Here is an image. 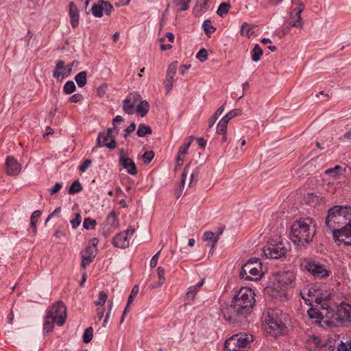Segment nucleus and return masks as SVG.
<instances>
[{
	"mask_svg": "<svg viewBox=\"0 0 351 351\" xmlns=\"http://www.w3.org/2000/svg\"><path fill=\"white\" fill-rule=\"evenodd\" d=\"M326 224L335 241L351 245V207L335 206L329 209Z\"/></svg>",
	"mask_w": 351,
	"mask_h": 351,
	"instance_id": "f257e3e1",
	"label": "nucleus"
},
{
	"mask_svg": "<svg viewBox=\"0 0 351 351\" xmlns=\"http://www.w3.org/2000/svg\"><path fill=\"white\" fill-rule=\"evenodd\" d=\"M254 303V293L243 287L234 295L232 304L223 308V317L228 322H237L252 313Z\"/></svg>",
	"mask_w": 351,
	"mask_h": 351,
	"instance_id": "f03ea898",
	"label": "nucleus"
},
{
	"mask_svg": "<svg viewBox=\"0 0 351 351\" xmlns=\"http://www.w3.org/2000/svg\"><path fill=\"white\" fill-rule=\"evenodd\" d=\"M316 233V225L311 218H300L291 227L290 239L297 246L306 247Z\"/></svg>",
	"mask_w": 351,
	"mask_h": 351,
	"instance_id": "7ed1b4c3",
	"label": "nucleus"
},
{
	"mask_svg": "<svg viewBox=\"0 0 351 351\" xmlns=\"http://www.w3.org/2000/svg\"><path fill=\"white\" fill-rule=\"evenodd\" d=\"M325 316V323L329 326H351V304L342 302L336 310L326 308Z\"/></svg>",
	"mask_w": 351,
	"mask_h": 351,
	"instance_id": "20e7f679",
	"label": "nucleus"
},
{
	"mask_svg": "<svg viewBox=\"0 0 351 351\" xmlns=\"http://www.w3.org/2000/svg\"><path fill=\"white\" fill-rule=\"evenodd\" d=\"M286 314H282L280 310H272L269 311L265 317V322L269 325L270 331L275 335L282 334L287 330L286 322L289 321Z\"/></svg>",
	"mask_w": 351,
	"mask_h": 351,
	"instance_id": "39448f33",
	"label": "nucleus"
},
{
	"mask_svg": "<svg viewBox=\"0 0 351 351\" xmlns=\"http://www.w3.org/2000/svg\"><path fill=\"white\" fill-rule=\"evenodd\" d=\"M262 263L258 258H253L248 261L241 268V278L247 280H259L263 276Z\"/></svg>",
	"mask_w": 351,
	"mask_h": 351,
	"instance_id": "423d86ee",
	"label": "nucleus"
},
{
	"mask_svg": "<svg viewBox=\"0 0 351 351\" xmlns=\"http://www.w3.org/2000/svg\"><path fill=\"white\" fill-rule=\"evenodd\" d=\"M287 243L280 241L276 243H268L263 248V254L267 258H280L284 257L288 252Z\"/></svg>",
	"mask_w": 351,
	"mask_h": 351,
	"instance_id": "0eeeda50",
	"label": "nucleus"
},
{
	"mask_svg": "<svg viewBox=\"0 0 351 351\" xmlns=\"http://www.w3.org/2000/svg\"><path fill=\"white\" fill-rule=\"evenodd\" d=\"M47 315L55 318L58 325L62 326L66 317V307L63 302L58 301L52 305Z\"/></svg>",
	"mask_w": 351,
	"mask_h": 351,
	"instance_id": "6e6552de",
	"label": "nucleus"
},
{
	"mask_svg": "<svg viewBox=\"0 0 351 351\" xmlns=\"http://www.w3.org/2000/svg\"><path fill=\"white\" fill-rule=\"evenodd\" d=\"M304 267L313 276L318 278H326L329 276L330 271L323 265L311 260H304Z\"/></svg>",
	"mask_w": 351,
	"mask_h": 351,
	"instance_id": "1a4fd4ad",
	"label": "nucleus"
},
{
	"mask_svg": "<svg viewBox=\"0 0 351 351\" xmlns=\"http://www.w3.org/2000/svg\"><path fill=\"white\" fill-rule=\"evenodd\" d=\"M304 9V4L300 2L298 4V7L294 8L290 12V18L289 21V25L291 27H295L302 28L303 26V22L302 21L301 13Z\"/></svg>",
	"mask_w": 351,
	"mask_h": 351,
	"instance_id": "9d476101",
	"label": "nucleus"
},
{
	"mask_svg": "<svg viewBox=\"0 0 351 351\" xmlns=\"http://www.w3.org/2000/svg\"><path fill=\"white\" fill-rule=\"evenodd\" d=\"M113 6L108 1H99L97 4L92 7L93 14L96 17H101L103 13L110 15L113 11Z\"/></svg>",
	"mask_w": 351,
	"mask_h": 351,
	"instance_id": "9b49d317",
	"label": "nucleus"
},
{
	"mask_svg": "<svg viewBox=\"0 0 351 351\" xmlns=\"http://www.w3.org/2000/svg\"><path fill=\"white\" fill-rule=\"evenodd\" d=\"M97 146L105 147L109 149L113 150L117 147V141L114 136H110L105 132H99L97 138Z\"/></svg>",
	"mask_w": 351,
	"mask_h": 351,
	"instance_id": "f8f14e48",
	"label": "nucleus"
},
{
	"mask_svg": "<svg viewBox=\"0 0 351 351\" xmlns=\"http://www.w3.org/2000/svg\"><path fill=\"white\" fill-rule=\"evenodd\" d=\"M234 337L239 351H247L254 341L253 336L250 334L241 333L234 335Z\"/></svg>",
	"mask_w": 351,
	"mask_h": 351,
	"instance_id": "ddd939ff",
	"label": "nucleus"
},
{
	"mask_svg": "<svg viewBox=\"0 0 351 351\" xmlns=\"http://www.w3.org/2000/svg\"><path fill=\"white\" fill-rule=\"evenodd\" d=\"M5 172L10 176H16L21 171V165L12 156H8L5 160Z\"/></svg>",
	"mask_w": 351,
	"mask_h": 351,
	"instance_id": "4468645a",
	"label": "nucleus"
},
{
	"mask_svg": "<svg viewBox=\"0 0 351 351\" xmlns=\"http://www.w3.org/2000/svg\"><path fill=\"white\" fill-rule=\"evenodd\" d=\"M71 72V66H64V62L62 60H58L56 62V69L53 72V75L56 78H59L62 76V79L65 76L70 75Z\"/></svg>",
	"mask_w": 351,
	"mask_h": 351,
	"instance_id": "2eb2a0df",
	"label": "nucleus"
},
{
	"mask_svg": "<svg viewBox=\"0 0 351 351\" xmlns=\"http://www.w3.org/2000/svg\"><path fill=\"white\" fill-rule=\"evenodd\" d=\"M295 276L293 271H284L277 276V280L282 287L291 285L295 281Z\"/></svg>",
	"mask_w": 351,
	"mask_h": 351,
	"instance_id": "dca6fc26",
	"label": "nucleus"
},
{
	"mask_svg": "<svg viewBox=\"0 0 351 351\" xmlns=\"http://www.w3.org/2000/svg\"><path fill=\"white\" fill-rule=\"evenodd\" d=\"M191 162L189 163L184 169V171L182 174V185L184 186L186 180V178L187 175L191 176V181L189 184H191L193 181H195V178L197 177L199 171L197 168L195 169L191 170Z\"/></svg>",
	"mask_w": 351,
	"mask_h": 351,
	"instance_id": "f3484780",
	"label": "nucleus"
},
{
	"mask_svg": "<svg viewBox=\"0 0 351 351\" xmlns=\"http://www.w3.org/2000/svg\"><path fill=\"white\" fill-rule=\"evenodd\" d=\"M322 288V287L320 286L315 285L310 288H304L300 292V295L305 301H307V299L305 298V295H308V297H314L315 299H316V298L319 295ZM308 300L309 301L310 300L308 299Z\"/></svg>",
	"mask_w": 351,
	"mask_h": 351,
	"instance_id": "a211bd4d",
	"label": "nucleus"
},
{
	"mask_svg": "<svg viewBox=\"0 0 351 351\" xmlns=\"http://www.w3.org/2000/svg\"><path fill=\"white\" fill-rule=\"evenodd\" d=\"M112 245L118 248L125 249L129 246V241L123 233L117 234L112 239Z\"/></svg>",
	"mask_w": 351,
	"mask_h": 351,
	"instance_id": "6ab92c4d",
	"label": "nucleus"
},
{
	"mask_svg": "<svg viewBox=\"0 0 351 351\" xmlns=\"http://www.w3.org/2000/svg\"><path fill=\"white\" fill-rule=\"evenodd\" d=\"M120 165L130 175H136L138 173L136 166L134 162L129 157L119 162Z\"/></svg>",
	"mask_w": 351,
	"mask_h": 351,
	"instance_id": "aec40b11",
	"label": "nucleus"
},
{
	"mask_svg": "<svg viewBox=\"0 0 351 351\" xmlns=\"http://www.w3.org/2000/svg\"><path fill=\"white\" fill-rule=\"evenodd\" d=\"M307 314L311 319H314L315 324H319L322 320L326 321L325 311L320 312L318 309L311 308Z\"/></svg>",
	"mask_w": 351,
	"mask_h": 351,
	"instance_id": "412c9836",
	"label": "nucleus"
},
{
	"mask_svg": "<svg viewBox=\"0 0 351 351\" xmlns=\"http://www.w3.org/2000/svg\"><path fill=\"white\" fill-rule=\"evenodd\" d=\"M69 15L71 17V26L76 27L79 23V12L73 2H71L69 4Z\"/></svg>",
	"mask_w": 351,
	"mask_h": 351,
	"instance_id": "4be33fe9",
	"label": "nucleus"
},
{
	"mask_svg": "<svg viewBox=\"0 0 351 351\" xmlns=\"http://www.w3.org/2000/svg\"><path fill=\"white\" fill-rule=\"evenodd\" d=\"M330 296V294L326 292L324 293V290L322 288L319 295H318L317 298L315 299V302L317 304H319L321 306V308H322L323 311H326V308H330L326 303L327 300L329 299Z\"/></svg>",
	"mask_w": 351,
	"mask_h": 351,
	"instance_id": "5701e85b",
	"label": "nucleus"
},
{
	"mask_svg": "<svg viewBox=\"0 0 351 351\" xmlns=\"http://www.w3.org/2000/svg\"><path fill=\"white\" fill-rule=\"evenodd\" d=\"M208 8V0H197L196 3V8L193 12L195 16H200L202 12L206 10Z\"/></svg>",
	"mask_w": 351,
	"mask_h": 351,
	"instance_id": "b1692460",
	"label": "nucleus"
},
{
	"mask_svg": "<svg viewBox=\"0 0 351 351\" xmlns=\"http://www.w3.org/2000/svg\"><path fill=\"white\" fill-rule=\"evenodd\" d=\"M219 239L218 235L215 236V234L211 231H207L204 234V240L211 242V251H213V248L219 241Z\"/></svg>",
	"mask_w": 351,
	"mask_h": 351,
	"instance_id": "393cba45",
	"label": "nucleus"
},
{
	"mask_svg": "<svg viewBox=\"0 0 351 351\" xmlns=\"http://www.w3.org/2000/svg\"><path fill=\"white\" fill-rule=\"evenodd\" d=\"M157 274L158 276V282L154 285H152L150 286L152 289L158 288L165 282V269L162 267H158L157 268Z\"/></svg>",
	"mask_w": 351,
	"mask_h": 351,
	"instance_id": "a878e982",
	"label": "nucleus"
},
{
	"mask_svg": "<svg viewBox=\"0 0 351 351\" xmlns=\"http://www.w3.org/2000/svg\"><path fill=\"white\" fill-rule=\"evenodd\" d=\"M56 322L55 318H53L49 315H46L43 324L44 330L49 332L52 330L54 326V323Z\"/></svg>",
	"mask_w": 351,
	"mask_h": 351,
	"instance_id": "bb28decb",
	"label": "nucleus"
},
{
	"mask_svg": "<svg viewBox=\"0 0 351 351\" xmlns=\"http://www.w3.org/2000/svg\"><path fill=\"white\" fill-rule=\"evenodd\" d=\"M149 109V105L146 100L141 101V103L137 106L136 112L141 115V117H143L148 112Z\"/></svg>",
	"mask_w": 351,
	"mask_h": 351,
	"instance_id": "cd10ccee",
	"label": "nucleus"
},
{
	"mask_svg": "<svg viewBox=\"0 0 351 351\" xmlns=\"http://www.w3.org/2000/svg\"><path fill=\"white\" fill-rule=\"evenodd\" d=\"M225 348L228 351H239L234 335L232 336L230 338L226 341Z\"/></svg>",
	"mask_w": 351,
	"mask_h": 351,
	"instance_id": "c85d7f7f",
	"label": "nucleus"
},
{
	"mask_svg": "<svg viewBox=\"0 0 351 351\" xmlns=\"http://www.w3.org/2000/svg\"><path fill=\"white\" fill-rule=\"evenodd\" d=\"M106 226H109L112 228H117L119 225L118 219L113 211H112L107 217L106 221Z\"/></svg>",
	"mask_w": 351,
	"mask_h": 351,
	"instance_id": "c756f323",
	"label": "nucleus"
},
{
	"mask_svg": "<svg viewBox=\"0 0 351 351\" xmlns=\"http://www.w3.org/2000/svg\"><path fill=\"white\" fill-rule=\"evenodd\" d=\"M75 80L79 87H84L87 83V73L86 71H81L75 77Z\"/></svg>",
	"mask_w": 351,
	"mask_h": 351,
	"instance_id": "7c9ffc66",
	"label": "nucleus"
},
{
	"mask_svg": "<svg viewBox=\"0 0 351 351\" xmlns=\"http://www.w3.org/2000/svg\"><path fill=\"white\" fill-rule=\"evenodd\" d=\"M152 132V130L151 128L149 125H147L143 123H141L138 125L136 134L139 137H143L147 134H151Z\"/></svg>",
	"mask_w": 351,
	"mask_h": 351,
	"instance_id": "2f4dec72",
	"label": "nucleus"
},
{
	"mask_svg": "<svg viewBox=\"0 0 351 351\" xmlns=\"http://www.w3.org/2000/svg\"><path fill=\"white\" fill-rule=\"evenodd\" d=\"M41 215V211L40 210H36L33 213V214L31 216L30 218V226L33 229V233H36V223L38 222V220L39 217Z\"/></svg>",
	"mask_w": 351,
	"mask_h": 351,
	"instance_id": "473e14b6",
	"label": "nucleus"
},
{
	"mask_svg": "<svg viewBox=\"0 0 351 351\" xmlns=\"http://www.w3.org/2000/svg\"><path fill=\"white\" fill-rule=\"evenodd\" d=\"M178 64L177 61H174L169 65L166 74L167 77L174 78L177 72Z\"/></svg>",
	"mask_w": 351,
	"mask_h": 351,
	"instance_id": "72a5a7b5",
	"label": "nucleus"
},
{
	"mask_svg": "<svg viewBox=\"0 0 351 351\" xmlns=\"http://www.w3.org/2000/svg\"><path fill=\"white\" fill-rule=\"evenodd\" d=\"M203 28L206 34L210 37V34L216 30V28L212 25L210 20H206L203 23Z\"/></svg>",
	"mask_w": 351,
	"mask_h": 351,
	"instance_id": "f704fd0d",
	"label": "nucleus"
},
{
	"mask_svg": "<svg viewBox=\"0 0 351 351\" xmlns=\"http://www.w3.org/2000/svg\"><path fill=\"white\" fill-rule=\"evenodd\" d=\"M82 190V186L79 180H75L69 189V194L72 195L79 193Z\"/></svg>",
	"mask_w": 351,
	"mask_h": 351,
	"instance_id": "c9c22d12",
	"label": "nucleus"
},
{
	"mask_svg": "<svg viewBox=\"0 0 351 351\" xmlns=\"http://www.w3.org/2000/svg\"><path fill=\"white\" fill-rule=\"evenodd\" d=\"M263 55V50L258 44H256L253 51L252 58L253 61L257 62L260 60L261 56Z\"/></svg>",
	"mask_w": 351,
	"mask_h": 351,
	"instance_id": "e433bc0d",
	"label": "nucleus"
},
{
	"mask_svg": "<svg viewBox=\"0 0 351 351\" xmlns=\"http://www.w3.org/2000/svg\"><path fill=\"white\" fill-rule=\"evenodd\" d=\"M230 8V3H221L217 9V14L220 16H223L224 14H226L228 13Z\"/></svg>",
	"mask_w": 351,
	"mask_h": 351,
	"instance_id": "4c0bfd02",
	"label": "nucleus"
},
{
	"mask_svg": "<svg viewBox=\"0 0 351 351\" xmlns=\"http://www.w3.org/2000/svg\"><path fill=\"white\" fill-rule=\"evenodd\" d=\"M97 225V221L95 219H93L91 218L87 217L84 219L83 221V228L86 230H93L95 229Z\"/></svg>",
	"mask_w": 351,
	"mask_h": 351,
	"instance_id": "58836bf2",
	"label": "nucleus"
},
{
	"mask_svg": "<svg viewBox=\"0 0 351 351\" xmlns=\"http://www.w3.org/2000/svg\"><path fill=\"white\" fill-rule=\"evenodd\" d=\"M134 104L131 102L130 99H125L124 101H123V111L128 114H131L133 113V110H134Z\"/></svg>",
	"mask_w": 351,
	"mask_h": 351,
	"instance_id": "ea45409f",
	"label": "nucleus"
},
{
	"mask_svg": "<svg viewBox=\"0 0 351 351\" xmlns=\"http://www.w3.org/2000/svg\"><path fill=\"white\" fill-rule=\"evenodd\" d=\"M93 337V329L92 327L86 328L83 335V341L86 343H89Z\"/></svg>",
	"mask_w": 351,
	"mask_h": 351,
	"instance_id": "a19ab883",
	"label": "nucleus"
},
{
	"mask_svg": "<svg viewBox=\"0 0 351 351\" xmlns=\"http://www.w3.org/2000/svg\"><path fill=\"white\" fill-rule=\"evenodd\" d=\"M245 32H246V36L247 38H250L254 33L250 27V25L247 23H244L241 25V34L244 35Z\"/></svg>",
	"mask_w": 351,
	"mask_h": 351,
	"instance_id": "79ce46f5",
	"label": "nucleus"
},
{
	"mask_svg": "<svg viewBox=\"0 0 351 351\" xmlns=\"http://www.w3.org/2000/svg\"><path fill=\"white\" fill-rule=\"evenodd\" d=\"M228 123L223 121L222 119L219 121L217 128V132L219 134L225 135L226 134V129H227V125Z\"/></svg>",
	"mask_w": 351,
	"mask_h": 351,
	"instance_id": "37998d69",
	"label": "nucleus"
},
{
	"mask_svg": "<svg viewBox=\"0 0 351 351\" xmlns=\"http://www.w3.org/2000/svg\"><path fill=\"white\" fill-rule=\"evenodd\" d=\"M192 141H193V138L186 144H185L183 146L180 147V148L179 149V152H178V156H177V158H176V159L178 160H183L181 158V155L186 154L187 153V151H188V149H189V147H190V145L191 144Z\"/></svg>",
	"mask_w": 351,
	"mask_h": 351,
	"instance_id": "c03bdc74",
	"label": "nucleus"
},
{
	"mask_svg": "<svg viewBox=\"0 0 351 351\" xmlns=\"http://www.w3.org/2000/svg\"><path fill=\"white\" fill-rule=\"evenodd\" d=\"M75 85L73 81H68L64 86V92L66 94H71L75 90Z\"/></svg>",
	"mask_w": 351,
	"mask_h": 351,
	"instance_id": "a18cd8bd",
	"label": "nucleus"
},
{
	"mask_svg": "<svg viewBox=\"0 0 351 351\" xmlns=\"http://www.w3.org/2000/svg\"><path fill=\"white\" fill-rule=\"evenodd\" d=\"M154 155L155 154L153 151H152V150L146 151L142 156L144 164H145V165L149 164L151 162V161L152 160V159L154 158Z\"/></svg>",
	"mask_w": 351,
	"mask_h": 351,
	"instance_id": "49530a36",
	"label": "nucleus"
},
{
	"mask_svg": "<svg viewBox=\"0 0 351 351\" xmlns=\"http://www.w3.org/2000/svg\"><path fill=\"white\" fill-rule=\"evenodd\" d=\"M310 344H313L316 348H321L326 346V343L323 342L318 337H313L308 341Z\"/></svg>",
	"mask_w": 351,
	"mask_h": 351,
	"instance_id": "de8ad7c7",
	"label": "nucleus"
},
{
	"mask_svg": "<svg viewBox=\"0 0 351 351\" xmlns=\"http://www.w3.org/2000/svg\"><path fill=\"white\" fill-rule=\"evenodd\" d=\"M305 202L310 205L317 204L318 202V197L314 193L308 194L305 197Z\"/></svg>",
	"mask_w": 351,
	"mask_h": 351,
	"instance_id": "09e8293b",
	"label": "nucleus"
},
{
	"mask_svg": "<svg viewBox=\"0 0 351 351\" xmlns=\"http://www.w3.org/2000/svg\"><path fill=\"white\" fill-rule=\"evenodd\" d=\"M208 57V51L206 49H201L197 53L196 58L202 62H205Z\"/></svg>",
	"mask_w": 351,
	"mask_h": 351,
	"instance_id": "8fccbe9b",
	"label": "nucleus"
},
{
	"mask_svg": "<svg viewBox=\"0 0 351 351\" xmlns=\"http://www.w3.org/2000/svg\"><path fill=\"white\" fill-rule=\"evenodd\" d=\"M173 2L176 5L180 6V11H185L189 9L188 2H186L185 0H173Z\"/></svg>",
	"mask_w": 351,
	"mask_h": 351,
	"instance_id": "3c124183",
	"label": "nucleus"
},
{
	"mask_svg": "<svg viewBox=\"0 0 351 351\" xmlns=\"http://www.w3.org/2000/svg\"><path fill=\"white\" fill-rule=\"evenodd\" d=\"M198 289H196V287L191 286L189 289V291L186 293V299L188 300H193L196 293H197Z\"/></svg>",
	"mask_w": 351,
	"mask_h": 351,
	"instance_id": "603ef678",
	"label": "nucleus"
},
{
	"mask_svg": "<svg viewBox=\"0 0 351 351\" xmlns=\"http://www.w3.org/2000/svg\"><path fill=\"white\" fill-rule=\"evenodd\" d=\"M107 294L104 291L99 293V300L95 302L96 306L104 305L107 300Z\"/></svg>",
	"mask_w": 351,
	"mask_h": 351,
	"instance_id": "864d4df0",
	"label": "nucleus"
},
{
	"mask_svg": "<svg viewBox=\"0 0 351 351\" xmlns=\"http://www.w3.org/2000/svg\"><path fill=\"white\" fill-rule=\"evenodd\" d=\"M138 293V286L135 285L132 288L131 293L128 299V306H129L132 304V302H133L134 298H135L136 296Z\"/></svg>",
	"mask_w": 351,
	"mask_h": 351,
	"instance_id": "5fc2aeb1",
	"label": "nucleus"
},
{
	"mask_svg": "<svg viewBox=\"0 0 351 351\" xmlns=\"http://www.w3.org/2000/svg\"><path fill=\"white\" fill-rule=\"evenodd\" d=\"M174 80L173 78L167 77L164 82L165 88L167 93H169L173 86Z\"/></svg>",
	"mask_w": 351,
	"mask_h": 351,
	"instance_id": "6e6d98bb",
	"label": "nucleus"
},
{
	"mask_svg": "<svg viewBox=\"0 0 351 351\" xmlns=\"http://www.w3.org/2000/svg\"><path fill=\"white\" fill-rule=\"evenodd\" d=\"M341 167L339 165H337L333 168L328 169L325 171L326 175H332V177L337 176L339 173V170Z\"/></svg>",
	"mask_w": 351,
	"mask_h": 351,
	"instance_id": "4d7b16f0",
	"label": "nucleus"
},
{
	"mask_svg": "<svg viewBox=\"0 0 351 351\" xmlns=\"http://www.w3.org/2000/svg\"><path fill=\"white\" fill-rule=\"evenodd\" d=\"M84 253H85L84 256L95 258L97 254V248H95L91 246H88L86 248Z\"/></svg>",
	"mask_w": 351,
	"mask_h": 351,
	"instance_id": "13d9d810",
	"label": "nucleus"
},
{
	"mask_svg": "<svg viewBox=\"0 0 351 351\" xmlns=\"http://www.w3.org/2000/svg\"><path fill=\"white\" fill-rule=\"evenodd\" d=\"M81 215L80 213H75V217L73 219L71 220V224L73 228L78 227L81 223Z\"/></svg>",
	"mask_w": 351,
	"mask_h": 351,
	"instance_id": "bf43d9fd",
	"label": "nucleus"
},
{
	"mask_svg": "<svg viewBox=\"0 0 351 351\" xmlns=\"http://www.w3.org/2000/svg\"><path fill=\"white\" fill-rule=\"evenodd\" d=\"M237 110H233L228 113H227L222 119L225 121L226 122L228 123L230 120H231L232 118L237 116Z\"/></svg>",
	"mask_w": 351,
	"mask_h": 351,
	"instance_id": "052dcab7",
	"label": "nucleus"
},
{
	"mask_svg": "<svg viewBox=\"0 0 351 351\" xmlns=\"http://www.w3.org/2000/svg\"><path fill=\"white\" fill-rule=\"evenodd\" d=\"M108 87V85L106 83H104L102 84L101 85H100L97 89V95L100 97H102L104 96V95L106 94V88Z\"/></svg>",
	"mask_w": 351,
	"mask_h": 351,
	"instance_id": "680f3d73",
	"label": "nucleus"
},
{
	"mask_svg": "<svg viewBox=\"0 0 351 351\" xmlns=\"http://www.w3.org/2000/svg\"><path fill=\"white\" fill-rule=\"evenodd\" d=\"M92 163V160L90 159H86L82 164L80 166L79 170L81 172L85 171Z\"/></svg>",
	"mask_w": 351,
	"mask_h": 351,
	"instance_id": "e2e57ef3",
	"label": "nucleus"
},
{
	"mask_svg": "<svg viewBox=\"0 0 351 351\" xmlns=\"http://www.w3.org/2000/svg\"><path fill=\"white\" fill-rule=\"evenodd\" d=\"M93 257L86 256L83 255L82 260V267L85 269L86 265H89L93 260Z\"/></svg>",
	"mask_w": 351,
	"mask_h": 351,
	"instance_id": "0e129e2a",
	"label": "nucleus"
},
{
	"mask_svg": "<svg viewBox=\"0 0 351 351\" xmlns=\"http://www.w3.org/2000/svg\"><path fill=\"white\" fill-rule=\"evenodd\" d=\"M136 128V124L134 122L130 123V125L125 130V134L124 135V138H126L127 136L131 133H132Z\"/></svg>",
	"mask_w": 351,
	"mask_h": 351,
	"instance_id": "69168bd1",
	"label": "nucleus"
},
{
	"mask_svg": "<svg viewBox=\"0 0 351 351\" xmlns=\"http://www.w3.org/2000/svg\"><path fill=\"white\" fill-rule=\"evenodd\" d=\"M82 99H83V96L81 94L77 93V94H75V95H72L70 97L69 101L72 103H77V102L80 101Z\"/></svg>",
	"mask_w": 351,
	"mask_h": 351,
	"instance_id": "338daca9",
	"label": "nucleus"
},
{
	"mask_svg": "<svg viewBox=\"0 0 351 351\" xmlns=\"http://www.w3.org/2000/svg\"><path fill=\"white\" fill-rule=\"evenodd\" d=\"M337 349L338 351H351V346L350 348H348L347 345L341 342L340 344H339Z\"/></svg>",
	"mask_w": 351,
	"mask_h": 351,
	"instance_id": "774afa93",
	"label": "nucleus"
}]
</instances>
